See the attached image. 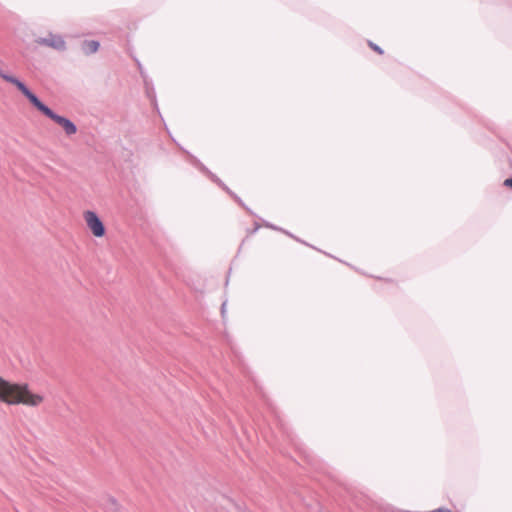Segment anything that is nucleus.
I'll return each mask as SVG.
<instances>
[{
    "label": "nucleus",
    "instance_id": "f257e3e1",
    "mask_svg": "<svg viewBox=\"0 0 512 512\" xmlns=\"http://www.w3.org/2000/svg\"><path fill=\"white\" fill-rule=\"evenodd\" d=\"M0 401L8 404H25L28 406H38L43 397L39 394L32 393L28 386L11 384L10 382L0 378Z\"/></svg>",
    "mask_w": 512,
    "mask_h": 512
},
{
    "label": "nucleus",
    "instance_id": "f03ea898",
    "mask_svg": "<svg viewBox=\"0 0 512 512\" xmlns=\"http://www.w3.org/2000/svg\"><path fill=\"white\" fill-rule=\"evenodd\" d=\"M0 77L5 80L6 82H9L13 85H15L19 91L31 102L33 106H35L39 111L43 106L45 105L40 99L32 93L28 87L20 81L18 78L7 74L5 71L0 70Z\"/></svg>",
    "mask_w": 512,
    "mask_h": 512
},
{
    "label": "nucleus",
    "instance_id": "7ed1b4c3",
    "mask_svg": "<svg viewBox=\"0 0 512 512\" xmlns=\"http://www.w3.org/2000/svg\"><path fill=\"white\" fill-rule=\"evenodd\" d=\"M40 112L61 126L67 136L74 135L77 132V126L70 119L56 114L47 105H44Z\"/></svg>",
    "mask_w": 512,
    "mask_h": 512
},
{
    "label": "nucleus",
    "instance_id": "20e7f679",
    "mask_svg": "<svg viewBox=\"0 0 512 512\" xmlns=\"http://www.w3.org/2000/svg\"><path fill=\"white\" fill-rule=\"evenodd\" d=\"M84 219L95 237H102L105 235V226L95 212L86 211L84 213Z\"/></svg>",
    "mask_w": 512,
    "mask_h": 512
},
{
    "label": "nucleus",
    "instance_id": "39448f33",
    "mask_svg": "<svg viewBox=\"0 0 512 512\" xmlns=\"http://www.w3.org/2000/svg\"><path fill=\"white\" fill-rule=\"evenodd\" d=\"M36 43L41 46L53 48L57 51L66 50V42L61 35L49 33L46 37H40Z\"/></svg>",
    "mask_w": 512,
    "mask_h": 512
},
{
    "label": "nucleus",
    "instance_id": "423d86ee",
    "mask_svg": "<svg viewBox=\"0 0 512 512\" xmlns=\"http://www.w3.org/2000/svg\"><path fill=\"white\" fill-rule=\"evenodd\" d=\"M201 170L204 171L205 173H207V175L211 178V180L213 182H215L216 184H218L220 187H222L227 193H229L230 195H232L234 197V199L241 205H243L241 199L239 197H237L236 195H234L232 193V191L216 176L214 175L213 173H211L206 167H204L203 165H201Z\"/></svg>",
    "mask_w": 512,
    "mask_h": 512
},
{
    "label": "nucleus",
    "instance_id": "0eeeda50",
    "mask_svg": "<svg viewBox=\"0 0 512 512\" xmlns=\"http://www.w3.org/2000/svg\"><path fill=\"white\" fill-rule=\"evenodd\" d=\"M99 46H100V43L96 40H85L82 43L81 48H82V51L86 55H90V54L97 52L99 49Z\"/></svg>",
    "mask_w": 512,
    "mask_h": 512
},
{
    "label": "nucleus",
    "instance_id": "6e6552de",
    "mask_svg": "<svg viewBox=\"0 0 512 512\" xmlns=\"http://www.w3.org/2000/svg\"><path fill=\"white\" fill-rule=\"evenodd\" d=\"M369 46L374 50L376 51L377 53L379 54H383V50L376 44H374L373 42H369Z\"/></svg>",
    "mask_w": 512,
    "mask_h": 512
},
{
    "label": "nucleus",
    "instance_id": "1a4fd4ad",
    "mask_svg": "<svg viewBox=\"0 0 512 512\" xmlns=\"http://www.w3.org/2000/svg\"><path fill=\"white\" fill-rule=\"evenodd\" d=\"M504 185L507 186V187H510L512 188V177L511 178H508L504 181Z\"/></svg>",
    "mask_w": 512,
    "mask_h": 512
},
{
    "label": "nucleus",
    "instance_id": "9d476101",
    "mask_svg": "<svg viewBox=\"0 0 512 512\" xmlns=\"http://www.w3.org/2000/svg\"><path fill=\"white\" fill-rule=\"evenodd\" d=\"M429 512H452V511H450L447 508H438V509H435V510H432V511H429Z\"/></svg>",
    "mask_w": 512,
    "mask_h": 512
},
{
    "label": "nucleus",
    "instance_id": "9b49d317",
    "mask_svg": "<svg viewBox=\"0 0 512 512\" xmlns=\"http://www.w3.org/2000/svg\"><path fill=\"white\" fill-rule=\"evenodd\" d=\"M266 227H269V228H272V229H275V230H278L279 228H277L276 226L272 225V224H269V223H266L265 224Z\"/></svg>",
    "mask_w": 512,
    "mask_h": 512
},
{
    "label": "nucleus",
    "instance_id": "f8f14e48",
    "mask_svg": "<svg viewBox=\"0 0 512 512\" xmlns=\"http://www.w3.org/2000/svg\"><path fill=\"white\" fill-rule=\"evenodd\" d=\"M225 307H226V303L224 302V303L222 304V307H221V310H222V314H224V311H225Z\"/></svg>",
    "mask_w": 512,
    "mask_h": 512
}]
</instances>
